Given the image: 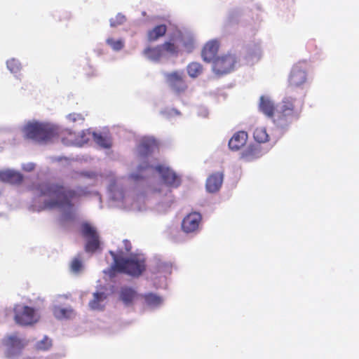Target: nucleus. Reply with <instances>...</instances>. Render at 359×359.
Returning <instances> with one entry per match:
<instances>
[{"label":"nucleus","mask_w":359,"mask_h":359,"mask_svg":"<svg viewBox=\"0 0 359 359\" xmlns=\"http://www.w3.org/2000/svg\"><path fill=\"white\" fill-rule=\"evenodd\" d=\"M37 190L41 196L48 197L43 202V208H72V201L86 194L81 187L72 189L58 183H42L39 184Z\"/></svg>","instance_id":"1"},{"label":"nucleus","mask_w":359,"mask_h":359,"mask_svg":"<svg viewBox=\"0 0 359 359\" xmlns=\"http://www.w3.org/2000/svg\"><path fill=\"white\" fill-rule=\"evenodd\" d=\"M303 104L302 100L291 96L285 97L273 117L274 124L280 128L289 126L294 121L299 118Z\"/></svg>","instance_id":"2"},{"label":"nucleus","mask_w":359,"mask_h":359,"mask_svg":"<svg viewBox=\"0 0 359 359\" xmlns=\"http://www.w3.org/2000/svg\"><path fill=\"white\" fill-rule=\"evenodd\" d=\"M114 263L109 269V276H113L117 271L134 277L140 276L146 269L145 261L134 255L128 258L118 256L115 252L110 251Z\"/></svg>","instance_id":"3"},{"label":"nucleus","mask_w":359,"mask_h":359,"mask_svg":"<svg viewBox=\"0 0 359 359\" xmlns=\"http://www.w3.org/2000/svg\"><path fill=\"white\" fill-rule=\"evenodd\" d=\"M25 137L39 142H47L57 135V129L50 124L32 123L24 129Z\"/></svg>","instance_id":"4"},{"label":"nucleus","mask_w":359,"mask_h":359,"mask_svg":"<svg viewBox=\"0 0 359 359\" xmlns=\"http://www.w3.org/2000/svg\"><path fill=\"white\" fill-rule=\"evenodd\" d=\"M236 62V55L229 53L213 60L212 70L217 75L226 74L234 69Z\"/></svg>","instance_id":"5"},{"label":"nucleus","mask_w":359,"mask_h":359,"mask_svg":"<svg viewBox=\"0 0 359 359\" xmlns=\"http://www.w3.org/2000/svg\"><path fill=\"white\" fill-rule=\"evenodd\" d=\"M306 81V62H299L292 67L289 74L288 87L291 89L301 87Z\"/></svg>","instance_id":"6"},{"label":"nucleus","mask_w":359,"mask_h":359,"mask_svg":"<svg viewBox=\"0 0 359 359\" xmlns=\"http://www.w3.org/2000/svg\"><path fill=\"white\" fill-rule=\"evenodd\" d=\"M14 320L18 325H31L38 321V317L32 307L17 305L14 308Z\"/></svg>","instance_id":"7"},{"label":"nucleus","mask_w":359,"mask_h":359,"mask_svg":"<svg viewBox=\"0 0 359 359\" xmlns=\"http://www.w3.org/2000/svg\"><path fill=\"white\" fill-rule=\"evenodd\" d=\"M81 232L82 236L87 239L85 250L87 252H94L100 247L99 236L96 229L88 222L81 224Z\"/></svg>","instance_id":"8"},{"label":"nucleus","mask_w":359,"mask_h":359,"mask_svg":"<svg viewBox=\"0 0 359 359\" xmlns=\"http://www.w3.org/2000/svg\"><path fill=\"white\" fill-rule=\"evenodd\" d=\"M154 169L158 172L163 183L168 187L177 188L180 185V177L169 167L158 165Z\"/></svg>","instance_id":"9"},{"label":"nucleus","mask_w":359,"mask_h":359,"mask_svg":"<svg viewBox=\"0 0 359 359\" xmlns=\"http://www.w3.org/2000/svg\"><path fill=\"white\" fill-rule=\"evenodd\" d=\"M202 222V215L198 212L188 214L182 222V229L187 233H196Z\"/></svg>","instance_id":"10"},{"label":"nucleus","mask_w":359,"mask_h":359,"mask_svg":"<svg viewBox=\"0 0 359 359\" xmlns=\"http://www.w3.org/2000/svg\"><path fill=\"white\" fill-rule=\"evenodd\" d=\"M165 77L167 83L176 93H180L187 90V85L184 79L182 72L166 73Z\"/></svg>","instance_id":"11"},{"label":"nucleus","mask_w":359,"mask_h":359,"mask_svg":"<svg viewBox=\"0 0 359 359\" xmlns=\"http://www.w3.org/2000/svg\"><path fill=\"white\" fill-rule=\"evenodd\" d=\"M223 180V172H216L210 175L205 182L207 191L209 193L218 191L222 185Z\"/></svg>","instance_id":"12"},{"label":"nucleus","mask_w":359,"mask_h":359,"mask_svg":"<svg viewBox=\"0 0 359 359\" xmlns=\"http://www.w3.org/2000/svg\"><path fill=\"white\" fill-rule=\"evenodd\" d=\"M219 48V43L217 40H211L205 43L204 46L201 56L203 60L205 62H210L217 57Z\"/></svg>","instance_id":"13"},{"label":"nucleus","mask_w":359,"mask_h":359,"mask_svg":"<svg viewBox=\"0 0 359 359\" xmlns=\"http://www.w3.org/2000/svg\"><path fill=\"white\" fill-rule=\"evenodd\" d=\"M120 299L126 306L133 305L142 294H138L133 288L130 287H122L120 290Z\"/></svg>","instance_id":"14"},{"label":"nucleus","mask_w":359,"mask_h":359,"mask_svg":"<svg viewBox=\"0 0 359 359\" xmlns=\"http://www.w3.org/2000/svg\"><path fill=\"white\" fill-rule=\"evenodd\" d=\"M0 180L12 184H20L23 180V176L19 172L15 170H1Z\"/></svg>","instance_id":"15"},{"label":"nucleus","mask_w":359,"mask_h":359,"mask_svg":"<svg viewBox=\"0 0 359 359\" xmlns=\"http://www.w3.org/2000/svg\"><path fill=\"white\" fill-rule=\"evenodd\" d=\"M247 140L248 133L245 131H238L229 141V147L231 150L238 151L246 144Z\"/></svg>","instance_id":"16"},{"label":"nucleus","mask_w":359,"mask_h":359,"mask_svg":"<svg viewBox=\"0 0 359 359\" xmlns=\"http://www.w3.org/2000/svg\"><path fill=\"white\" fill-rule=\"evenodd\" d=\"M6 344L8 347L7 352L8 357H11L14 352L19 353L25 346V344L22 340L18 338L16 335L8 337Z\"/></svg>","instance_id":"17"},{"label":"nucleus","mask_w":359,"mask_h":359,"mask_svg":"<svg viewBox=\"0 0 359 359\" xmlns=\"http://www.w3.org/2000/svg\"><path fill=\"white\" fill-rule=\"evenodd\" d=\"M259 109L266 116L273 121L276 111H275V105L272 100L267 97L262 96L260 97Z\"/></svg>","instance_id":"18"},{"label":"nucleus","mask_w":359,"mask_h":359,"mask_svg":"<svg viewBox=\"0 0 359 359\" xmlns=\"http://www.w3.org/2000/svg\"><path fill=\"white\" fill-rule=\"evenodd\" d=\"M156 147V143L152 139H144L138 145V153L141 157H145L150 155Z\"/></svg>","instance_id":"19"},{"label":"nucleus","mask_w":359,"mask_h":359,"mask_svg":"<svg viewBox=\"0 0 359 359\" xmlns=\"http://www.w3.org/2000/svg\"><path fill=\"white\" fill-rule=\"evenodd\" d=\"M167 26L164 24L158 25L147 32V39L150 42L158 40L165 36L167 32Z\"/></svg>","instance_id":"20"},{"label":"nucleus","mask_w":359,"mask_h":359,"mask_svg":"<svg viewBox=\"0 0 359 359\" xmlns=\"http://www.w3.org/2000/svg\"><path fill=\"white\" fill-rule=\"evenodd\" d=\"M143 55L152 61H159L163 56L161 44L154 47H147L143 50Z\"/></svg>","instance_id":"21"},{"label":"nucleus","mask_w":359,"mask_h":359,"mask_svg":"<svg viewBox=\"0 0 359 359\" xmlns=\"http://www.w3.org/2000/svg\"><path fill=\"white\" fill-rule=\"evenodd\" d=\"M93 140L99 146L109 149L111 147V138L107 135L93 133Z\"/></svg>","instance_id":"22"},{"label":"nucleus","mask_w":359,"mask_h":359,"mask_svg":"<svg viewBox=\"0 0 359 359\" xmlns=\"http://www.w3.org/2000/svg\"><path fill=\"white\" fill-rule=\"evenodd\" d=\"M163 54L165 53L172 55H177L180 52V48L177 44L172 41H166L161 44Z\"/></svg>","instance_id":"23"},{"label":"nucleus","mask_w":359,"mask_h":359,"mask_svg":"<svg viewBox=\"0 0 359 359\" xmlns=\"http://www.w3.org/2000/svg\"><path fill=\"white\" fill-rule=\"evenodd\" d=\"M106 299L104 292H95L93 294V299L89 302L90 307L93 310H102L103 306L100 303Z\"/></svg>","instance_id":"24"},{"label":"nucleus","mask_w":359,"mask_h":359,"mask_svg":"<svg viewBox=\"0 0 359 359\" xmlns=\"http://www.w3.org/2000/svg\"><path fill=\"white\" fill-rule=\"evenodd\" d=\"M187 71L189 76L198 77L203 72V66L198 62H191L187 65Z\"/></svg>","instance_id":"25"},{"label":"nucleus","mask_w":359,"mask_h":359,"mask_svg":"<svg viewBox=\"0 0 359 359\" xmlns=\"http://www.w3.org/2000/svg\"><path fill=\"white\" fill-rule=\"evenodd\" d=\"M253 137L259 143H264L269 140V135L264 128H257L253 133Z\"/></svg>","instance_id":"26"},{"label":"nucleus","mask_w":359,"mask_h":359,"mask_svg":"<svg viewBox=\"0 0 359 359\" xmlns=\"http://www.w3.org/2000/svg\"><path fill=\"white\" fill-rule=\"evenodd\" d=\"M54 316L59 319L69 318L73 314L72 309H65L57 306L53 310Z\"/></svg>","instance_id":"27"},{"label":"nucleus","mask_w":359,"mask_h":359,"mask_svg":"<svg viewBox=\"0 0 359 359\" xmlns=\"http://www.w3.org/2000/svg\"><path fill=\"white\" fill-rule=\"evenodd\" d=\"M141 297H143L147 304L149 306H158L162 302L161 298L153 293L142 295Z\"/></svg>","instance_id":"28"},{"label":"nucleus","mask_w":359,"mask_h":359,"mask_svg":"<svg viewBox=\"0 0 359 359\" xmlns=\"http://www.w3.org/2000/svg\"><path fill=\"white\" fill-rule=\"evenodd\" d=\"M106 43L115 51L121 50L124 47V41L122 39L108 38Z\"/></svg>","instance_id":"29"},{"label":"nucleus","mask_w":359,"mask_h":359,"mask_svg":"<svg viewBox=\"0 0 359 359\" xmlns=\"http://www.w3.org/2000/svg\"><path fill=\"white\" fill-rule=\"evenodd\" d=\"M261 155L260 147L256 145L250 146L245 152V156L249 158H257Z\"/></svg>","instance_id":"30"},{"label":"nucleus","mask_w":359,"mask_h":359,"mask_svg":"<svg viewBox=\"0 0 359 359\" xmlns=\"http://www.w3.org/2000/svg\"><path fill=\"white\" fill-rule=\"evenodd\" d=\"M83 268V263L80 257H74L70 264L71 271L73 273H79Z\"/></svg>","instance_id":"31"},{"label":"nucleus","mask_w":359,"mask_h":359,"mask_svg":"<svg viewBox=\"0 0 359 359\" xmlns=\"http://www.w3.org/2000/svg\"><path fill=\"white\" fill-rule=\"evenodd\" d=\"M6 65H7L8 69L12 73H18L21 69V65H20V62L18 60H15L14 58L8 60L6 62Z\"/></svg>","instance_id":"32"},{"label":"nucleus","mask_w":359,"mask_h":359,"mask_svg":"<svg viewBox=\"0 0 359 359\" xmlns=\"http://www.w3.org/2000/svg\"><path fill=\"white\" fill-rule=\"evenodd\" d=\"M126 20V18L121 13H118L114 18L109 20L111 27H115L123 25Z\"/></svg>","instance_id":"33"},{"label":"nucleus","mask_w":359,"mask_h":359,"mask_svg":"<svg viewBox=\"0 0 359 359\" xmlns=\"http://www.w3.org/2000/svg\"><path fill=\"white\" fill-rule=\"evenodd\" d=\"M52 346L51 340L45 337L42 340L38 342L37 347L41 350H47Z\"/></svg>","instance_id":"34"},{"label":"nucleus","mask_w":359,"mask_h":359,"mask_svg":"<svg viewBox=\"0 0 359 359\" xmlns=\"http://www.w3.org/2000/svg\"><path fill=\"white\" fill-rule=\"evenodd\" d=\"M150 166L148 163H145V165H140L139 167H138V172L139 173H137V174H132L131 175V177L135 180H138L140 179H142L143 178V175H142V172H143L145 170L149 168Z\"/></svg>","instance_id":"35"},{"label":"nucleus","mask_w":359,"mask_h":359,"mask_svg":"<svg viewBox=\"0 0 359 359\" xmlns=\"http://www.w3.org/2000/svg\"><path fill=\"white\" fill-rule=\"evenodd\" d=\"M67 118L72 122L83 121L84 118L82 114L77 113H71L67 116Z\"/></svg>","instance_id":"36"},{"label":"nucleus","mask_w":359,"mask_h":359,"mask_svg":"<svg viewBox=\"0 0 359 359\" xmlns=\"http://www.w3.org/2000/svg\"><path fill=\"white\" fill-rule=\"evenodd\" d=\"M35 168V164L32 163H27L23 165V169L26 171L30 172L34 170Z\"/></svg>","instance_id":"37"},{"label":"nucleus","mask_w":359,"mask_h":359,"mask_svg":"<svg viewBox=\"0 0 359 359\" xmlns=\"http://www.w3.org/2000/svg\"><path fill=\"white\" fill-rule=\"evenodd\" d=\"M130 248H126V250L128 251V250H130Z\"/></svg>","instance_id":"38"}]
</instances>
